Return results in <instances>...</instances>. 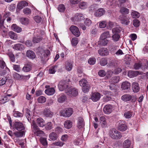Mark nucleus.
Returning <instances> with one entry per match:
<instances>
[{
  "mask_svg": "<svg viewBox=\"0 0 148 148\" xmlns=\"http://www.w3.org/2000/svg\"><path fill=\"white\" fill-rule=\"evenodd\" d=\"M37 53L41 61L45 62L48 60V56L50 54V51L49 50H44L42 48L39 47Z\"/></svg>",
  "mask_w": 148,
  "mask_h": 148,
  "instance_id": "f257e3e1",
  "label": "nucleus"
},
{
  "mask_svg": "<svg viewBox=\"0 0 148 148\" xmlns=\"http://www.w3.org/2000/svg\"><path fill=\"white\" fill-rule=\"evenodd\" d=\"M32 132L37 136H40L44 134L43 131L40 130L34 121H33L32 124Z\"/></svg>",
  "mask_w": 148,
  "mask_h": 148,
  "instance_id": "f03ea898",
  "label": "nucleus"
},
{
  "mask_svg": "<svg viewBox=\"0 0 148 148\" xmlns=\"http://www.w3.org/2000/svg\"><path fill=\"white\" fill-rule=\"evenodd\" d=\"M109 134L110 137L114 139H120L122 136L121 133L115 128H113L110 130Z\"/></svg>",
  "mask_w": 148,
  "mask_h": 148,
  "instance_id": "7ed1b4c3",
  "label": "nucleus"
},
{
  "mask_svg": "<svg viewBox=\"0 0 148 148\" xmlns=\"http://www.w3.org/2000/svg\"><path fill=\"white\" fill-rule=\"evenodd\" d=\"M69 81L64 80L61 81L59 82L58 85V87L60 90L62 91L65 89V90L68 87H69L71 86L68 83Z\"/></svg>",
  "mask_w": 148,
  "mask_h": 148,
  "instance_id": "20e7f679",
  "label": "nucleus"
},
{
  "mask_svg": "<svg viewBox=\"0 0 148 148\" xmlns=\"http://www.w3.org/2000/svg\"><path fill=\"white\" fill-rule=\"evenodd\" d=\"M65 92L67 95L71 97L76 96L77 95L78 93L77 89L71 86L66 90Z\"/></svg>",
  "mask_w": 148,
  "mask_h": 148,
  "instance_id": "39448f33",
  "label": "nucleus"
},
{
  "mask_svg": "<svg viewBox=\"0 0 148 148\" xmlns=\"http://www.w3.org/2000/svg\"><path fill=\"white\" fill-rule=\"evenodd\" d=\"M73 111L71 108H66L61 112V115L65 117H69L73 113Z\"/></svg>",
  "mask_w": 148,
  "mask_h": 148,
  "instance_id": "423d86ee",
  "label": "nucleus"
},
{
  "mask_svg": "<svg viewBox=\"0 0 148 148\" xmlns=\"http://www.w3.org/2000/svg\"><path fill=\"white\" fill-rule=\"evenodd\" d=\"M121 99L125 101H129L131 99L133 101H135L136 99V97L129 94H125L123 95L121 97Z\"/></svg>",
  "mask_w": 148,
  "mask_h": 148,
  "instance_id": "0eeeda50",
  "label": "nucleus"
},
{
  "mask_svg": "<svg viewBox=\"0 0 148 148\" xmlns=\"http://www.w3.org/2000/svg\"><path fill=\"white\" fill-rule=\"evenodd\" d=\"M120 32V30L118 27H116V28H113L112 29V32L114 34L112 36L113 39L114 40L117 41L120 38L118 33Z\"/></svg>",
  "mask_w": 148,
  "mask_h": 148,
  "instance_id": "6e6552de",
  "label": "nucleus"
},
{
  "mask_svg": "<svg viewBox=\"0 0 148 148\" xmlns=\"http://www.w3.org/2000/svg\"><path fill=\"white\" fill-rule=\"evenodd\" d=\"M84 19V16L82 14L77 13L73 17V21L75 24H76L77 22L80 21Z\"/></svg>",
  "mask_w": 148,
  "mask_h": 148,
  "instance_id": "1a4fd4ad",
  "label": "nucleus"
},
{
  "mask_svg": "<svg viewBox=\"0 0 148 148\" xmlns=\"http://www.w3.org/2000/svg\"><path fill=\"white\" fill-rule=\"evenodd\" d=\"M101 97V94L98 92L92 93L91 95L90 99L94 102L99 101Z\"/></svg>",
  "mask_w": 148,
  "mask_h": 148,
  "instance_id": "9d476101",
  "label": "nucleus"
},
{
  "mask_svg": "<svg viewBox=\"0 0 148 148\" xmlns=\"http://www.w3.org/2000/svg\"><path fill=\"white\" fill-rule=\"evenodd\" d=\"M70 30L72 34L78 37L80 36V32L77 27L72 26L70 28Z\"/></svg>",
  "mask_w": 148,
  "mask_h": 148,
  "instance_id": "9b49d317",
  "label": "nucleus"
},
{
  "mask_svg": "<svg viewBox=\"0 0 148 148\" xmlns=\"http://www.w3.org/2000/svg\"><path fill=\"white\" fill-rule=\"evenodd\" d=\"M14 127L17 130L21 131L24 129V127L22 123L18 122H16L14 125Z\"/></svg>",
  "mask_w": 148,
  "mask_h": 148,
  "instance_id": "f8f14e48",
  "label": "nucleus"
},
{
  "mask_svg": "<svg viewBox=\"0 0 148 148\" xmlns=\"http://www.w3.org/2000/svg\"><path fill=\"white\" fill-rule=\"evenodd\" d=\"M113 108L110 105H106L103 108V111L105 113L108 114L110 113L112 111Z\"/></svg>",
  "mask_w": 148,
  "mask_h": 148,
  "instance_id": "ddd939ff",
  "label": "nucleus"
},
{
  "mask_svg": "<svg viewBox=\"0 0 148 148\" xmlns=\"http://www.w3.org/2000/svg\"><path fill=\"white\" fill-rule=\"evenodd\" d=\"M119 19L120 20L121 23L123 24L128 25L130 22L128 18H125L123 15L120 16Z\"/></svg>",
  "mask_w": 148,
  "mask_h": 148,
  "instance_id": "4468645a",
  "label": "nucleus"
},
{
  "mask_svg": "<svg viewBox=\"0 0 148 148\" xmlns=\"http://www.w3.org/2000/svg\"><path fill=\"white\" fill-rule=\"evenodd\" d=\"M109 52L108 49L105 48H102L98 50V53L101 56H106L109 54Z\"/></svg>",
  "mask_w": 148,
  "mask_h": 148,
  "instance_id": "2eb2a0df",
  "label": "nucleus"
},
{
  "mask_svg": "<svg viewBox=\"0 0 148 148\" xmlns=\"http://www.w3.org/2000/svg\"><path fill=\"white\" fill-rule=\"evenodd\" d=\"M53 114V113L49 109L45 108L43 111V114L46 117H51Z\"/></svg>",
  "mask_w": 148,
  "mask_h": 148,
  "instance_id": "dca6fc26",
  "label": "nucleus"
},
{
  "mask_svg": "<svg viewBox=\"0 0 148 148\" xmlns=\"http://www.w3.org/2000/svg\"><path fill=\"white\" fill-rule=\"evenodd\" d=\"M26 55L29 58L33 60L36 57V56L34 53L30 50H28L27 51Z\"/></svg>",
  "mask_w": 148,
  "mask_h": 148,
  "instance_id": "f3484780",
  "label": "nucleus"
},
{
  "mask_svg": "<svg viewBox=\"0 0 148 148\" xmlns=\"http://www.w3.org/2000/svg\"><path fill=\"white\" fill-rule=\"evenodd\" d=\"M84 126V119L81 117L78 118L77 127L79 129L83 128Z\"/></svg>",
  "mask_w": 148,
  "mask_h": 148,
  "instance_id": "a211bd4d",
  "label": "nucleus"
},
{
  "mask_svg": "<svg viewBox=\"0 0 148 148\" xmlns=\"http://www.w3.org/2000/svg\"><path fill=\"white\" fill-rule=\"evenodd\" d=\"M28 5V3L25 1H20L17 5V8L18 9L21 10L25 6Z\"/></svg>",
  "mask_w": 148,
  "mask_h": 148,
  "instance_id": "6ab92c4d",
  "label": "nucleus"
},
{
  "mask_svg": "<svg viewBox=\"0 0 148 148\" xmlns=\"http://www.w3.org/2000/svg\"><path fill=\"white\" fill-rule=\"evenodd\" d=\"M100 123L102 127H104L107 126L106 119L104 116H101L99 119Z\"/></svg>",
  "mask_w": 148,
  "mask_h": 148,
  "instance_id": "aec40b11",
  "label": "nucleus"
},
{
  "mask_svg": "<svg viewBox=\"0 0 148 148\" xmlns=\"http://www.w3.org/2000/svg\"><path fill=\"white\" fill-rule=\"evenodd\" d=\"M132 90L134 92H138L140 90L139 84L136 82H134L132 85Z\"/></svg>",
  "mask_w": 148,
  "mask_h": 148,
  "instance_id": "412c9836",
  "label": "nucleus"
},
{
  "mask_svg": "<svg viewBox=\"0 0 148 148\" xmlns=\"http://www.w3.org/2000/svg\"><path fill=\"white\" fill-rule=\"evenodd\" d=\"M32 64L31 63L29 62L25 64V66L23 68L22 70L24 72H28L31 69Z\"/></svg>",
  "mask_w": 148,
  "mask_h": 148,
  "instance_id": "4be33fe9",
  "label": "nucleus"
},
{
  "mask_svg": "<svg viewBox=\"0 0 148 148\" xmlns=\"http://www.w3.org/2000/svg\"><path fill=\"white\" fill-rule=\"evenodd\" d=\"M139 74V72L138 71H130L128 72V76L130 78L136 77Z\"/></svg>",
  "mask_w": 148,
  "mask_h": 148,
  "instance_id": "5701e85b",
  "label": "nucleus"
},
{
  "mask_svg": "<svg viewBox=\"0 0 148 148\" xmlns=\"http://www.w3.org/2000/svg\"><path fill=\"white\" fill-rule=\"evenodd\" d=\"M130 84L127 81L123 82L121 85V88L123 90L128 89L130 88Z\"/></svg>",
  "mask_w": 148,
  "mask_h": 148,
  "instance_id": "b1692460",
  "label": "nucleus"
},
{
  "mask_svg": "<svg viewBox=\"0 0 148 148\" xmlns=\"http://www.w3.org/2000/svg\"><path fill=\"white\" fill-rule=\"evenodd\" d=\"M105 13V10L102 8H100L96 11L95 15L96 16H101Z\"/></svg>",
  "mask_w": 148,
  "mask_h": 148,
  "instance_id": "393cba45",
  "label": "nucleus"
},
{
  "mask_svg": "<svg viewBox=\"0 0 148 148\" xmlns=\"http://www.w3.org/2000/svg\"><path fill=\"white\" fill-rule=\"evenodd\" d=\"M36 123L40 127H43L45 125V121L42 118H38L36 120Z\"/></svg>",
  "mask_w": 148,
  "mask_h": 148,
  "instance_id": "a878e982",
  "label": "nucleus"
},
{
  "mask_svg": "<svg viewBox=\"0 0 148 148\" xmlns=\"http://www.w3.org/2000/svg\"><path fill=\"white\" fill-rule=\"evenodd\" d=\"M118 129L121 131H125L127 129V126L123 123H119L118 126Z\"/></svg>",
  "mask_w": 148,
  "mask_h": 148,
  "instance_id": "bb28decb",
  "label": "nucleus"
},
{
  "mask_svg": "<svg viewBox=\"0 0 148 148\" xmlns=\"http://www.w3.org/2000/svg\"><path fill=\"white\" fill-rule=\"evenodd\" d=\"M55 90L54 88H50L46 90L45 92L48 95H53L55 92Z\"/></svg>",
  "mask_w": 148,
  "mask_h": 148,
  "instance_id": "cd10ccee",
  "label": "nucleus"
},
{
  "mask_svg": "<svg viewBox=\"0 0 148 148\" xmlns=\"http://www.w3.org/2000/svg\"><path fill=\"white\" fill-rule=\"evenodd\" d=\"M11 28L13 30L17 33L20 32L22 30L21 28L16 24H13L11 27Z\"/></svg>",
  "mask_w": 148,
  "mask_h": 148,
  "instance_id": "c85d7f7f",
  "label": "nucleus"
},
{
  "mask_svg": "<svg viewBox=\"0 0 148 148\" xmlns=\"http://www.w3.org/2000/svg\"><path fill=\"white\" fill-rule=\"evenodd\" d=\"M107 66L110 67L115 68L117 66L116 61L115 60H112L109 62Z\"/></svg>",
  "mask_w": 148,
  "mask_h": 148,
  "instance_id": "c756f323",
  "label": "nucleus"
},
{
  "mask_svg": "<svg viewBox=\"0 0 148 148\" xmlns=\"http://www.w3.org/2000/svg\"><path fill=\"white\" fill-rule=\"evenodd\" d=\"M13 48L17 50H22L24 49V47L23 45L20 44H17L14 45Z\"/></svg>",
  "mask_w": 148,
  "mask_h": 148,
  "instance_id": "7c9ffc66",
  "label": "nucleus"
},
{
  "mask_svg": "<svg viewBox=\"0 0 148 148\" xmlns=\"http://www.w3.org/2000/svg\"><path fill=\"white\" fill-rule=\"evenodd\" d=\"M131 142L130 140L127 139L125 140L123 143V147L124 148H132L130 147Z\"/></svg>",
  "mask_w": 148,
  "mask_h": 148,
  "instance_id": "2f4dec72",
  "label": "nucleus"
},
{
  "mask_svg": "<svg viewBox=\"0 0 148 148\" xmlns=\"http://www.w3.org/2000/svg\"><path fill=\"white\" fill-rule=\"evenodd\" d=\"M119 12L123 14H127L129 13V9L125 7H121L119 10Z\"/></svg>",
  "mask_w": 148,
  "mask_h": 148,
  "instance_id": "473e14b6",
  "label": "nucleus"
},
{
  "mask_svg": "<svg viewBox=\"0 0 148 148\" xmlns=\"http://www.w3.org/2000/svg\"><path fill=\"white\" fill-rule=\"evenodd\" d=\"M65 66L66 70L68 71H70L73 67L72 62L68 61L65 63Z\"/></svg>",
  "mask_w": 148,
  "mask_h": 148,
  "instance_id": "72a5a7b5",
  "label": "nucleus"
},
{
  "mask_svg": "<svg viewBox=\"0 0 148 148\" xmlns=\"http://www.w3.org/2000/svg\"><path fill=\"white\" fill-rule=\"evenodd\" d=\"M72 122L69 120L66 121L64 123V127L68 129L72 127Z\"/></svg>",
  "mask_w": 148,
  "mask_h": 148,
  "instance_id": "f704fd0d",
  "label": "nucleus"
},
{
  "mask_svg": "<svg viewBox=\"0 0 148 148\" xmlns=\"http://www.w3.org/2000/svg\"><path fill=\"white\" fill-rule=\"evenodd\" d=\"M8 35L12 39L15 40L17 38V34L12 31L9 32Z\"/></svg>",
  "mask_w": 148,
  "mask_h": 148,
  "instance_id": "c9c22d12",
  "label": "nucleus"
},
{
  "mask_svg": "<svg viewBox=\"0 0 148 148\" xmlns=\"http://www.w3.org/2000/svg\"><path fill=\"white\" fill-rule=\"evenodd\" d=\"M20 21L22 24L24 25L28 24L29 22V20L28 18L23 17L20 19Z\"/></svg>",
  "mask_w": 148,
  "mask_h": 148,
  "instance_id": "e433bc0d",
  "label": "nucleus"
},
{
  "mask_svg": "<svg viewBox=\"0 0 148 148\" xmlns=\"http://www.w3.org/2000/svg\"><path fill=\"white\" fill-rule=\"evenodd\" d=\"M58 101L60 103H62L65 101L66 99L65 96L63 95H59L58 97Z\"/></svg>",
  "mask_w": 148,
  "mask_h": 148,
  "instance_id": "4c0bfd02",
  "label": "nucleus"
},
{
  "mask_svg": "<svg viewBox=\"0 0 148 148\" xmlns=\"http://www.w3.org/2000/svg\"><path fill=\"white\" fill-rule=\"evenodd\" d=\"M49 137L50 138L53 140H55L57 138V134L53 132L50 133L49 135Z\"/></svg>",
  "mask_w": 148,
  "mask_h": 148,
  "instance_id": "58836bf2",
  "label": "nucleus"
},
{
  "mask_svg": "<svg viewBox=\"0 0 148 148\" xmlns=\"http://www.w3.org/2000/svg\"><path fill=\"white\" fill-rule=\"evenodd\" d=\"M86 84L82 87V90L84 93L88 92L90 89V86L88 83Z\"/></svg>",
  "mask_w": 148,
  "mask_h": 148,
  "instance_id": "ea45409f",
  "label": "nucleus"
},
{
  "mask_svg": "<svg viewBox=\"0 0 148 148\" xmlns=\"http://www.w3.org/2000/svg\"><path fill=\"white\" fill-rule=\"evenodd\" d=\"M100 44L102 46H105L108 43V40L106 38H100Z\"/></svg>",
  "mask_w": 148,
  "mask_h": 148,
  "instance_id": "a19ab883",
  "label": "nucleus"
},
{
  "mask_svg": "<svg viewBox=\"0 0 148 148\" xmlns=\"http://www.w3.org/2000/svg\"><path fill=\"white\" fill-rule=\"evenodd\" d=\"M142 63V69H148V61L147 60H144Z\"/></svg>",
  "mask_w": 148,
  "mask_h": 148,
  "instance_id": "79ce46f5",
  "label": "nucleus"
},
{
  "mask_svg": "<svg viewBox=\"0 0 148 148\" xmlns=\"http://www.w3.org/2000/svg\"><path fill=\"white\" fill-rule=\"evenodd\" d=\"M79 8L81 9L86 8L88 6V4L87 2H83L79 3Z\"/></svg>",
  "mask_w": 148,
  "mask_h": 148,
  "instance_id": "37998d69",
  "label": "nucleus"
},
{
  "mask_svg": "<svg viewBox=\"0 0 148 148\" xmlns=\"http://www.w3.org/2000/svg\"><path fill=\"white\" fill-rule=\"evenodd\" d=\"M110 36L109 32L106 31L103 33L101 36V38H109Z\"/></svg>",
  "mask_w": 148,
  "mask_h": 148,
  "instance_id": "c03bdc74",
  "label": "nucleus"
},
{
  "mask_svg": "<svg viewBox=\"0 0 148 148\" xmlns=\"http://www.w3.org/2000/svg\"><path fill=\"white\" fill-rule=\"evenodd\" d=\"M142 63L141 62L136 63L134 65L135 69H138L140 68L142 69Z\"/></svg>",
  "mask_w": 148,
  "mask_h": 148,
  "instance_id": "a18cd8bd",
  "label": "nucleus"
},
{
  "mask_svg": "<svg viewBox=\"0 0 148 148\" xmlns=\"http://www.w3.org/2000/svg\"><path fill=\"white\" fill-rule=\"evenodd\" d=\"M42 38L37 36L33 38L32 41L34 43H37L42 40Z\"/></svg>",
  "mask_w": 148,
  "mask_h": 148,
  "instance_id": "49530a36",
  "label": "nucleus"
},
{
  "mask_svg": "<svg viewBox=\"0 0 148 148\" xmlns=\"http://www.w3.org/2000/svg\"><path fill=\"white\" fill-rule=\"evenodd\" d=\"M132 113L130 111L126 112L124 114L125 117L127 119H129L131 117L132 115Z\"/></svg>",
  "mask_w": 148,
  "mask_h": 148,
  "instance_id": "de8ad7c7",
  "label": "nucleus"
},
{
  "mask_svg": "<svg viewBox=\"0 0 148 148\" xmlns=\"http://www.w3.org/2000/svg\"><path fill=\"white\" fill-rule=\"evenodd\" d=\"M88 83L87 81L84 79H82L79 82L80 85L82 87L85 86V85H86V84H87Z\"/></svg>",
  "mask_w": 148,
  "mask_h": 148,
  "instance_id": "09e8293b",
  "label": "nucleus"
},
{
  "mask_svg": "<svg viewBox=\"0 0 148 148\" xmlns=\"http://www.w3.org/2000/svg\"><path fill=\"white\" fill-rule=\"evenodd\" d=\"M46 100V98L43 96H40L38 99V101L40 103H44L45 102Z\"/></svg>",
  "mask_w": 148,
  "mask_h": 148,
  "instance_id": "8fccbe9b",
  "label": "nucleus"
},
{
  "mask_svg": "<svg viewBox=\"0 0 148 148\" xmlns=\"http://www.w3.org/2000/svg\"><path fill=\"white\" fill-rule=\"evenodd\" d=\"M78 43V38L75 37L73 38L71 40V43L73 46H75Z\"/></svg>",
  "mask_w": 148,
  "mask_h": 148,
  "instance_id": "3c124183",
  "label": "nucleus"
},
{
  "mask_svg": "<svg viewBox=\"0 0 148 148\" xmlns=\"http://www.w3.org/2000/svg\"><path fill=\"white\" fill-rule=\"evenodd\" d=\"M23 12L26 15H29L31 13V10L28 8H26L23 9Z\"/></svg>",
  "mask_w": 148,
  "mask_h": 148,
  "instance_id": "603ef678",
  "label": "nucleus"
},
{
  "mask_svg": "<svg viewBox=\"0 0 148 148\" xmlns=\"http://www.w3.org/2000/svg\"><path fill=\"white\" fill-rule=\"evenodd\" d=\"M131 15L133 18H138L140 16V14L138 12L134 11L131 13Z\"/></svg>",
  "mask_w": 148,
  "mask_h": 148,
  "instance_id": "864d4df0",
  "label": "nucleus"
},
{
  "mask_svg": "<svg viewBox=\"0 0 148 148\" xmlns=\"http://www.w3.org/2000/svg\"><path fill=\"white\" fill-rule=\"evenodd\" d=\"M115 26H116L115 27H114V28H116V27H118V25H116L115 23L110 22L108 24V29H110L111 28L115 27Z\"/></svg>",
  "mask_w": 148,
  "mask_h": 148,
  "instance_id": "5fc2aeb1",
  "label": "nucleus"
},
{
  "mask_svg": "<svg viewBox=\"0 0 148 148\" xmlns=\"http://www.w3.org/2000/svg\"><path fill=\"white\" fill-rule=\"evenodd\" d=\"M100 64L101 66H105L107 64V59L105 58L101 59L100 61Z\"/></svg>",
  "mask_w": 148,
  "mask_h": 148,
  "instance_id": "6e6d98bb",
  "label": "nucleus"
},
{
  "mask_svg": "<svg viewBox=\"0 0 148 148\" xmlns=\"http://www.w3.org/2000/svg\"><path fill=\"white\" fill-rule=\"evenodd\" d=\"M99 27L100 28H104L106 26V22L105 21L99 22Z\"/></svg>",
  "mask_w": 148,
  "mask_h": 148,
  "instance_id": "4d7b16f0",
  "label": "nucleus"
},
{
  "mask_svg": "<svg viewBox=\"0 0 148 148\" xmlns=\"http://www.w3.org/2000/svg\"><path fill=\"white\" fill-rule=\"evenodd\" d=\"M65 7L63 4H61L59 5L58 10L60 12H63L65 10Z\"/></svg>",
  "mask_w": 148,
  "mask_h": 148,
  "instance_id": "13d9d810",
  "label": "nucleus"
},
{
  "mask_svg": "<svg viewBox=\"0 0 148 148\" xmlns=\"http://www.w3.org/2000/svg\"><path fill=\"white\" fill-rule=\"evenodd\" d=\"M52 124L50 122H48L45 125V128L47 130H49L52 128Z\"/></svg>",
  "mask_w": 148,
  "mask_h": 148,
  "instance_id": "bf43d9fd",
  "label": "nucleus"
},
{
  "mask_svg": "<svg viewBox=\"0 0 148 148\" xmlns=\"http://www.w3.org/2000/svg\"><path fill=\"white\" fill-rule=\"evenodd\" d=\"M40 141L41 143L43 145L46 146L47 144V143L46 138H41L40 139Z\"/></svg>",
  "mask_w": 148,
  "mask_h": 148,
  "instance_id": "052dcab7",
  "label": "nucleus"
},
{
  "mask_svg": "<svg viewBox=\"0 0 148 148\" xmlns=\"http://www.w3.org/2000/svg\"><path fill=\"white\" fill-rule=\"evenodd\" d=\"M133 25L136 27H138L140 25V21L138 19H135L133 21Z\"/></svg>",
  "mask_w": 148,
  "mask_h": 148,
  "instance_id": "680f3d73",
  "label": "nucleus"
},
{
  "mask_svg": "<svg viewBox=\"0 0 148 148\" xmlns=\"http://www.w3.org/2000/svg\"><path fill=\"white\" fill-rule=\"evenodd\" d=\"M85 25L88 27L91 24V21L88 18H86L84 22Z\"/></svg>",
  "mask_w": 148,
  "mask_h": 148,
  "instance_id": "e2e57ef3",
  "label": "nucleus"
},
{
  "mask_svg": "<svg viewBox=\"0 0 148 148\" xmlns=\"http://www.w3.org/2000/svg\"><path fill=\"white\" fill-rule=\"evenodd\" d=\"M96 61L95 58H90L88 60V63L90 65H93L95 63Z\"/></svg>",
  "mask_w": 148,
  "mask_h": 148,
  "instance_id": "0e129e2a",
  "label": "nucleus"
},
{
  "mask_svg": "<svg viewBox=\"0 0 148 148\" xmlns=\"http://www.w3.org/2000/svg\"><path fill=\"white\" fill-rule=\"evenodd\" d=\"M5 67V69L7 68L5 62L3 60H0V68L3 69Z\"/></svg>",
  "mask_w": 148,
  "mask_h": 148,
  "instance_id": "69168bd1",
  "label": "nucleus"
},
{
  "mask_svg": "<svg viewBox=\"0 0 148 148\" xmlns=\"http://www.w3.org/2000/svg\"><path fill=\"white\" fill-rule=\"evenodd\" d=\"M23 113L18 111H15L14 114V116L15 117H22L23 116Z\"/></svg>",
  "mask_w": 148,
  "mask_h": 148,
  "instance_id": "338daca9",
  "label": "nucleus"
},
{
  "mask_svg": "<svg viewBox=\"0 0 148 148\" xmlns=\"http://www.w3.org/2000/svg\"><path fill=\"white\" fill-rule=\"evenodd\" d=\"M8 100L7 97L4 96L2 97L1 99L0 100V103H4L6 102Z\"/></svg>",
  "mask_w": 148,
  "mask_h": 148,
  "instance_id": "774afa93",
  "label": "nucleus"
}]
</instances>
